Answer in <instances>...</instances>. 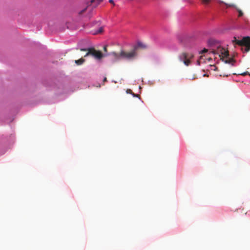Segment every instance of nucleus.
Returning <instances> with one entry per match:
<instances>
[{
  "label": "nucleus",
  "mask_w": 250,
  "mask_h": 250,
  "mask_svg": "<svg viewBox=\"0 0 250 250\" xmlns=\"http://www.w3.org/2000/svg\"><path fill=\"white\" fill-rule=\"evenodd\" d=\"M126 92L127 93H131V94L132 93V90H130V89H127V91H126Z\"/></svg>",
  "instance_id": "nucleus-17"
},
{
  "label": "nucleus",
  "mask_w": 250,
  "mask_h": 250,
  "mask_svg": "<svg viewBox=\"0 0 250 250\" xmlns=\"http://www.w3.org/2000/svg\"><path fill=\"white\" fill-rule=\"evenodd\" d=\"M202 1L204 4H208L210 0H202Z\"/></svg>",
  "instance_id": "nucleus-11"
},
{
  "label": "nucleus",
  "mask_w": 250,
  "mask_h": 250,
  "mask_svg": "<svg viewBox=\"0 0 250 250\" xmlns=\"http://www.w3.org/2000/svg\"><path fill=\"white\" fill-rule=\"evenodd\" d=\"M104 50L105 52H107V46H104Z\"/></svg>",
  "instance_id": "nucleus-16"
},
{
  "label": "nucleus",
  "mask_w": 250,
  "mask_h": 250,
  "mask_svg": "<svg viewBox=\"0 0 250 250\" xmlns=\"http://www.w3.org/2000/svg\"><path fill=\"white\" fill-rule=\"evenodd\" d=\"M224 61H225V63H229L232 62H234V60L233 59H226Z\"/></svg>",
  "instance_id": "nucleus-10"
},
{
  "label": "nucleus",
  "mask_w": 250,
  "mask_h": 250,
  "mask_svg": "<svg viewBox=\"0 0 250 250\" xmlns=\"http://www.w3.org/2000/svg\"><path fill=\"white\" fill-rule=\"evenodd\" d=\"M135 47H136V49H137V48H146V45L145 44H144L143 42H137V44L136 46H135Z\"/></svg>",
  "instance_id": "nucleus-6"
},
{
  "label": "nucleus",
  "mask_w": 250,
  "mask_h": 250,
  "mask_svg": "<svg viewBox=\"0 0 250 250\" xmlns=\"http://www.w3.org/2000/svg\"><path fill=\"white\" fill-rule=\"evenodd\" d=\"M131 94H132L134 97H138L139 96V95L135 94L134 93H133Z\"/></svg>",
  "instance_id": "nucleus-19"
},
{
  "label": "nucleus",
  "mask_w": 250,
  "mask_h": 250,
  "mask_svg": "<svg viewBox=\"0 0 250 250\" xmlns=\"http://www.w3.org/2000/svg\"><path fill=\"white\" fill-rule=\"evenodd\" d=\"M226 5L227 6H229V7H231V6H233V4H226Z\"/></svg>",
  "instance_id": "nucleus-21"
},
{
  "label": "nucleus",
  "mask_w": 250,
  "mask_h": 250,
  "mask_svg": "<svg viewBox=\"0 0 250 250\" xmlns=\"http://www.w3.org/2000/svg\"><path fill=\"white\" fill-rule=\"evenodd\" d=\"M229 74H224L223 76H226V77H228Z\"/></svg>",
  "instance_id": "nucleus-22"
},
{
  "label": "nucleus",
  "mask_w": 250,
  "mask_h": 250,
  "mask_svg": "<svg viewBox=\"0 0 250 250\" xmlns=\"http://www.w3.org/2000/svg\"><path fill=\"white\" fill-rule=\"evenodd\" d=\"M80 50L82 51H87L84 57L92 56L98 60H100L104 56L110 55V53L104 54L100 51L97 50L94 48H81Z\"/></svg>",
  "instance_id": "nucleus-2"
},
{
  "label": "nucleus",
  "mask_w": 250,
  "mask_h": 250,
  "mask_svg": "<svg viewBox=\"0 0 250 250\" xmlns=\"http://www.w3.org/2000/svg\"><path fill=\"white\" fill-rule=\"evenodd\" d=\"M109 55H112L111 56H112L116 60L121 59L132 60L134 59L137 56L136 47H134V48L130 52H126L125 51L122 50L120 53L112 52L110 53Z\"/></svg>",
  "instance_id": "nucleus-1"
},
{
  "label": "nucleus",
  "mask_w": 250,
  "mask_h": 250,
  "mask_svg": "<svg viewBox=\"0 0 250 250\" xmlns=\"http://www.w3.org/2000/svg\"><path fill=\"white\" fill-rule=\"evenodd\" d=\"M103 0H91L90 3L91 4H94L96 2L95 4H94L93 6H96L98 4H99L100 2H101Z\"/></svg>",
  "instance_id": "nucleus-8"
},
{
  "label": "nucleus",
  "mask_w": 250,
  "mask_h": 250,
  "mask_svg": "<svg viewBox=\"0 0 250 250\" xmlns=\"http://www.w3.org/2000/svg\"><path fill=\"white\" fill-rule=\"evenodd\" d=\"M249 75H250V73H249Z\"/></svg>",
  "instance_id": "nucleus-24"
},
{
  "label": "nucleus",
  "mask_w": 250,
  "mask_h": 250,
  "mask_svg": "<svg viewBox=\"0 0 250 250\" xmlns=\"http://www.w3.org/2000/svg\"><path fill=\"white\" fill-rule=\"evenodd\" d=\"M211 53L214 55H218L220 59L224 60L225 58H227L229 55L228 51L222 47L220 45L214 46L210 51L209 53Z\"/></svg>",
  "instance_id": "nucleus-3"
},
{
  "label": "nucleus",
  "mask_w": 250,
  "mask_h": 250,
  "mask_svg": "<svg viewBox=\"0 0 250 250\" xmlns=\"http://www.w3.org/2000/svg\"><path fill=\"white\" fill-rule=\"evenodd\" d=\"M238 13H239L238 17H241V16H243V12L241 10H238Z\"/></svg>",
  "instance_id": "nucleus-12"
},
{
  "label": "nucleus",
  "mask_w": 250,
  "mask_h": 250,
  "mask_svg": "<svg viewBox=\"0 0 250 250\" xmlns=\"http://www.w3.org/2000/svg\"><path fill=\"white\" fill-rule=\"evenodd\" d=\"M85 62V60L84 59H83V58H81V59L78 60H76L75 61V63L77 64V65H81L84 62Z\"/></svg>",
  "instance_id": "nucleus-7"
},
{
  "label": "nucleus",
  "mask_w": 250,
  "mask_h": 250,
  "mask_svg": "<svg viewBox=\"0 0 250 250\" xmlns=\"http://www.w3.org/2000/svg\"><path fill=\"white\" fill-rule=\"evenodd\" d=\"M109 2L110 3H112V4H114V1H113V0H109Z\"/></svg>",
  "instance_id": "nucleus-18"
},
{
  "label": "nucleus",
  "mask_w": 250,
  "mask_h": 250,
  "mask_svg": "<svg viewBox=\"0 0 250 250\" xmlns=\"http://www.w3.org/2000/svg\"><path fill=\"white\" fill-rule=\"evenodd\" d=\"M86 10V8L84 9L83 10L81 11L80 13V14H82Z\"/></svg>",
  "instance_id": "nucleus-20"
},
{
  "label": "nucleus",
  "mask_w": 250,
  "mask_h": 250,
  "mask_svg": "<svg viewBox=\"0 0 250 250\" xmlns=\"http://www.w3.org/2000/svg\"><path fill=\"white\" fill-rule=\"evenodd\" d=\"M103 31V27H101L100 28H99V29H98V30L97 32H96L95 33H94L93 34H100V33H102Z\"/></svg>",
  "instance_id": "nucleus-9"
},
{
  "label": "nucleus",
  "mask_w": 250,
  "mask_h": 250,
  "mask_svg": "<svg viewBox=\"0 0 250 250\" xmlns=\"http://www.w3.org/2000/svg\"><path fill=\"white\" fill-rule=\"evenodd\" d=\"M104 82L106 81H107L106 78H105L104 79Z\"/></svg>",
  "instance_id": "nucleus-23"
},
{
  "label": "nucleus",
  "mask_w": 250,
  "mask_h": 250,
  "mask_svg": "<svg viewBox=\"0 0 250 250\" xmlns=\"http://www.w3.org/2000/svg\"><path fill=\"white\" fill-rule=\"evenodd\" d=\"M233 42L240 46H245V52H247L250 50V37H245L242 40H237L236 37H234L232 40Z\"/></svg>",
  "instance_id": "nucleus-4"
},
{
  "label": "nucleus",
  "mask_w": 250,
  "mask_h": 250,
  "mask_svg": "<svg viewBox=\"0 0 250 250\" xmlns=\"http://www.w3.org/2000/svg\"><path fill=\"white\" fill-rule=\"evenodd\" d=\"M208 52V50L206 49V48H204L201 52V53H206V52Z\"/></svg>",
  "instance_id": "nucleus-14"
},
{
  "label": "nucleus",
  "mask_w": 250,
  "mask_h": 250,
  "mask_svg": "<svg viewBox=\"0 0 250 250\" xmlns=\"http://www.w3.org/2000/svg\"><path fill=\"white\" fill-rule=\"evenodd\" d=\"M249 72L247 71V72H244L241 75L243 76H246L247 75H249Z\"/></svg>",
  "instance_id": "nucleus-15"
},
{
  "label": "nucleus",
  "mask_w": 250,
  "mask_h": 250,
  "mask_svg": "<svg viewBox=\"0 0 250 250\" xmlns=\"http://www.w3.org/2000/svg\"><path fill=\"white\" fill-rule=\"evenodd\" d=\"M197 79V77L195 75H194L192 77H190L189 78V80H194V79Z\"/></svg>",
  "instance_id": "nucleus-13"
},
{
  "label": "nucleus",
  "mask_w": 250,
  "mask_h": 250,
  "mask_svg": "<svg viewBox=\"0 0 250 250\" xmlns=\"http://www.w3.org/2000/svg\"><path fill=\"white\" fill-rule=\"evenodd\" d=\"M193 57L194 55L191 53L183 52L179 55L178 58L179 60L183 62L186 66H188L191 63L190 60Z\"/></svg>",
  "instance_id": "nucleus-5"
}]
</instances>
